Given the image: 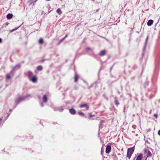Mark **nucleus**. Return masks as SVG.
<instances>
[{
  "label": "nucleus",
  "mask_w": 160,
  "mask_h": 160,
  "mask_svg": "<svg viewBox=\"0 0 160 160\" xmlns=\"http://www.w3.org/2000/svg\"><path fill=\"white\" fill-rule=\"evenodd\" d=\"M20 68V65L19 64L17 65L15 67H14L12 70L10 72L9 74H8L7 75V78L8 79H10L11 78L10 75L13 76V72L17 69H19Z\"/></svg>",
  "instance_id": "1"
},
{
  "label": "nucleus",
  "mask_w": 160,
  "mask_h": 160,
  "mask_svg": "<svg viewBox=\"0 0 160 160\" xmlns=\"http://www.w3.org/2000/svg\"><path fill=\"white\" fill-rule=\"evenodd\" d=\"M30 97V95H28L26 96L20 97L16 101V102L17 103V104H18L20 102L24 100L26 98Z\"/></svg>",
  "instance_id": "2"
},
{
  "label": "nucleus",
  "mask_w": 160,
  "mask_h": 160,
  "mask_svg": "<svg viewBox=\"0 0 160 160\" xmlns=\"http://www.w3.org/2000/svg\"><path fill=\"white\" fill-rule=\"evenodd\" d=\"M145 154L147 155L148 156H152V154L150 151L148 149H145L144 150Z\"/></svg>",
  "instance_id": "3"
},
{
  "label": "nucleus",
  "mask_w": 160,
  "mask_h": 160,
  "mask_svg": "<svg viewBox=\"0 0 160 160\" xmlns=\"http://www.w3.org/2000/svg\"><path fill=\"white\" fill-rule=\"evenodd\" d=\"M111 150V147L109 145H107L106 148V152L107 153H109Z\"/></svg>",
  "instance_id": "4"
},
{
  "label": "nucleus",
  "mask_w": 160,
  "mask_h": 160,
  "mask_svg": "<svg viewBox=\"0 0 160 160\" xmlns=\"http://www.w3.org/2000/svg\"><path fill=\"white\" fill-rule=\"evenodd\" d=\"M134 147H132L128 149L127 152L132 154L134 151Z\"/></svg>",
  "instance_id": "5"
},
{
  "label": "nucleus",
  "mask_w": 160,
  "mask_h": 160,
  "mask_svg": "<svg viewBox=\"0 0 160 160\" xmlns=\"http://www.w3.org/2000/svg\"><path fill=\"white\" fill-rule=\"evenodd\" d=\"M29 80L32 81V82H37V78L35 76H33L32 78H31L30 79H29Z\"/></svg>",
  "instance_id": "6"
},
{
  "label": "nucleus",
  "mask_w": 160,
  "mask_h": 160,
  "mask_svg": "<svg viewBox=\"0 0 160 160\" xmlns=\"http://www.w3.org/2000/svg\"><path fill=\"white\" fill-rule=\"evenodd\" d=\"M69 111L70 113L72 115H74L76 113V111L73 108L70 109Z\"/></svg>",
  "instance_id": "7"
},
{
  "label": "nucleus",
  "mask_w": 160,
  "mask_h": 160,
  "mask_svg": "<svg viewBox=\"0 0 160 160\" xmlns=\"http://www.w3.org/2000/svg\"><path fill=\"white\" fill-rule=\"evenodd\" d=\"M48 98L46 95H45L43 96L42 98V101L43 102L46 103L47 102Z\"/></svg>",
  "instance_id": "8"
},
{
  "label": "nucleus",
  "mask_w": 160,
  "mask_h": 160,
  "mask_svg": "<svg viewBox=\"0 0 160 160\" xmlns=\"http://www.w3.org/2000/svg\"><path fill=\"white\" fill-rule=\"evenodd\" d=\"M153 21L152 19L149 20L147 22V25L148 26H151L153 23Z\"/></svg>",
  "instance_id": "9"
},
{
  "label": "nucleus",
  "mask_w": 160,
  "mask_h": 160,
  "mask_svg": "<svg viewBox=\"0 0 160 160\" xmlns=\"http://www.w3.org/2000/svg\"><path fill=\"white\" fill-rule=\"evenodd\" d=\"M28 76L29 79H30L33 76V73L30 71H28Z\"/></svg>",
  "instance_id": "10"
},
{
  "label": "nucleus",
  "mask_w": 160,
  "mask_h": 160,
  "mask_svg": "<svg viewBox=\"0 0 160 160\" xmlns=\"http://www.w3.org/2000/svg\"><path fill=\"white\" fill-rule=\"evenodd\" d=\"M80 107L81 108H83V107L86 108L87 110L88 109V108H89L87 104L86 103H85V104H83L81 105H80Z\"/></svg>",
  "instance_id": "11"
},
{
  "label": "nucleus",
  "mask_w": 160,
  "mask_h": 160,
  "mask_svg": "<svg viewBox=\"0 0 160 160\" xmlns=\"http://www.w3.org/2000/svg\"><path fill=\"white\" fill-rule=\"evenodd\" d=\"M142 154H140L138 156L136 160H141L142 158Z\"/></svg>",
  "instance_id": "12"
},
{
  "label": "nucleus",
  "mask_w": 160,
  "mask_h": 160,
  "mask_svg": "<svg viewBox=\"0 0 160 160\" xmlns=\"http://www.w3.org/2000/svg\"><path fill=\"white\" fill-rule=\"evenodd\" d=\"M106 53V51L105 50H102L99 53V55L102 56H103L105 55Z\"/></svg>",
  "instance_id": "13"
},
{
  "label": "nucleus",
  "mask_w": 160,
  "mask_h": 160,
  "mask_svg": "<svg viewBox=\"0 0 160 160\" xmlns=\"http://www.w3.org/2000/svg\"><path fill=\"white\" fill-rule=\"evenodd\" d=\"M13 15L11 13H8L7 16V18L8 19H10L12 17Z\"/></svg>",
  "instance_id": "14"
},
{
  "label": "nucleus",
  "mask_w": 160,
  "mask_h": 160,
  "mask_svg": "<svg viewBox=\"0 0 160 160\" xmlns=\"http://www.w3.org/2000/svg\"><path fill=\"white\" fill-rule=\"evenodd\" d=\"M115 104L117 106H118L120 104V103L119 102L118 100L117 99V98L116 97L115 98Z\"/></svg>",
  "instance_id": "15"
},
{
  "label": "nucleus",
  "mask_w": 160,
  "mask_h": 160,
  "mask_svg": "<svg viewBox=\"0 0 160 160\" xmlns=\"http://www.w3.org/2000/svg\"><path fill=\"white\" fill-rule=\"evenodd\" d=\"M42 66H39L37 67V70L38 71H41L42 69Z\"/></svg>",
  "instance_id": "16"
},
{
  "label": "nucleus",
  "mask_w": 160,
  "mask_h": 160,
  "mask_svg": "<svg viewBox=\"0 0 160 160\" xmlns=\"http://www.w3.org/2000/svg\"><path fill=\"white\" fill-rule=\"evenodd\" d=\"M57 13L59 15H60L62 13V11L60 8H58L57 10Z\"/></svg>",
  "instance_id": "17"
},
{
  "label": "nucleus",
  "mask_w": 160,
  "mask_h": 160,
  "mask_svg": "<svg viewBox=\"0 0 160 160\" xmlns=\"http://www.w3.org/2000/svg\"><path fill=\"white\" fill-rule=\"evenodd\" d=\"M75 80L74 81L75 82H76L78 79V75L76 74L75 76Z\"/></svg>",
  "instance_id": "18"
},
{
  "label": "nucleus",
  "mask_w": 160,
  "mask_h": 160,
  "mask_svg": "<svg viewBox=\"0 0 160 160\" xmlns=\"http://www.w3.org/2000/svg\"><path fill=\"white\" fill-rule=\"evenodd\" d=\"M148 36L147 37V38L146 39V40L145 43V45H144V49H145L146 47L147 43V41L148 40Z\"/></svg>",
  "instance_id": "19"
},
{
  "label": "nucleus",
  "mask_w": 160,
  "mask_h": 160,
  "mask_svg": "<svg viewBox=\"0 0 160 160\" xmlns=\"http://www.w3.org/2000/svg\"><path fill=\"white\" fill-rule=\"evenodd\" d=\"M39 42L40 44H42L44 42L43 39L42 38H40L39 40Z\"/></svg>",
  "instance_id": "20"
},
{
  "label": "nucleus",
  "mask_w": 160,
  "mask_h": 160,
  "mask_svg": "<svg viewBox=\"0 0 160 160\" xmlns=\"http://www.w3.org/2000/svg\"><path fill=\"white\" fill-rule=\"evenodd\" d=\"M132 155V154H130V153H128L127 152V156L129 159H130Z\"/></svg>",
  "instance_id": "21"
},
{
  "label": "nucleus",
  "mask_w": 160,
  "mask_h": 160,
  "mask_svg": "<svg viewBox=\"0 0 160 160\" xmlns=\"http://www.w3.org/2000/svg\"><path fill=\"white\" fill-rule=\"evenodd\" d=\"M78 113L79 114L82 116H84V114L82 112H78Z\"/></svg>",
  "instance_id": "22"
},
{
  "label": "nucleus",
  "mask_w": 160,
  "mask_h": 160,
  "mask_svg": "<svg viewBox=\"0 0 160 160\" xmlns=\"http://www.w3.org/2000/svg\"><path fill=\"white\" fill-rule=\"evenodd\" d=\"M67 36H68V35H66L65 37L63 38H62V39L61 40V42L62 41H63Z\"/></svg>",
  "instance_id": "23"
},
{
  "label": "nucleus",
  "mask_w": 160,
  "mask_h": 160,
  "mask_svg": "<svg viewBox=\"0 0 160 160\" xmlns=\"http://www.w3.org/2000/svg\"><path fill=\"white\" fill-rule=\"evenodd\" d=\"M154 116L156 118H157L158 115L157 114H154Z\"/></svg>",
  "instance_id": "24"
},
{
  "label": "nucleus",
  "mask_w": 160,
  "mask_h": 160,
  "mask_svg": "<svg viewBox=\"0 0 160 160\" xmlns=\"http://www.w3.org/2000/svg\"><path fill=\"white\" fill-rule=\"evenodd\" d=\"M45 59H42L41 60H40L39 61V62H43L45 61Z\"/></svg>",
  "instance_id": "25"
},
{
  "label": "nucleus",
  "mask_w": 160,
  "mask_h": 160,
  "mask_svg": "<svg viewBox=\"0 0 160 160\" xmlns=\"http://www.w3.org/2000/svg\"><path fill=\"white\" fill-rule=\"evenodd\" d=\"M38 0H31V1L32 2H36Z\"/></svg>",
  "instance_id": "26"
},
{
  "label": "nucleus",
  "mask_w": 160,
  "mask_h": 160,
  "mask_svg": "<svg viewBox=\"0 0 160 160\" xmlns=\"http://www.w3.org/2000/svg\"><path fill=\"white\" fill-rule=\"evenodd\" d=\"M86 50L87 51H89V50H90L91 49L90 48H86Z\"/></svg>",
  "instance_id": "27"
},
{
  "label": "nucleus",
  "mask_w": 160,
  "mask_h": 160,
  "mask_svg": "<svg viewBox=\"0 0 160 160\" xmlns=\"http://www.w3.org/2000/svg\"><path fill=\"white\" fill-rule=\"evenodd\" d=\"M59 111L60 112H62V111H63V109H62V108H61V109H59Z\"/></svg>",
  "instance_id": "28"
},
{
  "label": "nucleus",
  "mask_w": 160,
  "mask_h": 160,
  "mask_svg": "<svg viewBox=\"0 0 160 160\" xmlns=\"http://www.w3.org/2000/svg\"><path fill=\"white\" fill-rule=\"evenodd\" d=\"M17 29V28H16V29H12V30L11 31V32H13V31H15Z\"/></svg>",
  "instance_id": "29"
},
{
  "label": "nucleus",
  "mask_w": 160,
  "mask_h": 160,
  "mask_svg": "<svg viewBox=\"0 0 160 160\" xmlns=\"http://www.w3.org/2000/svg\"><path fill=\"white\" fill-rule=\"evenodd\" d=\"M41 106L42 107H43L44 106V105L42 102H41L40 104Z\"/></svg>",
  "instance_id": "30"
},
{
  "label": "nucleus",
  "mask_w": 160,
  "mask_h": 160,
  "mask_svg": "<svg viewBox=\"0 0 160 160\" xmlns=\"http://www.w3.org/2000/svg\"><path fill=\"white\" fill-rule=\"evenodd\" d=\"M103 122L104 121L103 120H101L100 121V124H102Z\"/></svg>",
  "instance_id": "31"
},
{
  "label": "nucleus",
  "mask_w": 160,
  "mask_h": 160,
  "mask_svg": "<svg viewBox=\"0 0 160 160\" xmlns=\"http://www.w3.org/2000/svg\"><path fill=\"white\" fill-rule=\"evenodd\" d=\"M89 118H91V117H92V116H94V115H92L91 114H90V115H89Z\"/></svg>",
  "instance_id": "32"
},
{
  "label": "nucleus",
  "mask_w": 160,
  "mask_h": 160,
  "mask_svg": "<svg viewBox=\"0 0 160 160\" xmlns=\"http://www.w3.org/2000/svg\"><path fill=\"white\" fill-rule=\"evenodd\" d=\"M158 134L160 136V129L158 132Z\"/></svg>",
  "instance_id": "33"
},
{
  "label": "nucleus",
  "mask_w": 160,
  "mask_h": 160,
  "mask_svg": "<svg viewBox=\"0 0 160 160\" xmlns=\"http://www.w3.org/2000/svg\"><path fill=\"white\" fill-rule=\"evenodd\" d=\"M9 114H8L7 115V118H6L5 121L9 117Z\"/></svg>",
  "instance_id": "34"
},
{
  "label": "nucleus",
  "mask_w": 160,
  "mask_h": 160,
  "mask_svg": "<svg viewBox=\"0 0 160 160\" xmlns=\"http://www.w3.org/2000/svg\"><path fill=\"white\" fill-rule=\"evenodd\" d=\"M103 152V150H102V148L101 150V153L102 154V152Z\"/></svg>",
  "instance_id": "35"
},
{
  "label": "nucleus",
  "mask_w": 160,
  "mask_h": 160,
  "mask_svg": "<svg viewBox=\"0 0 160 160\" xmlns=\"http://www.w3.org/2000/svg\"><path fill=\"white\" fill-rule=\"evenodd\" d=\"M9 24V23L8 22H6L5 23V24L6 25V26H8Z\"/></svg>",
  "instance_id": "36"
},
{
  "label": "nucleus",
  "mask_w": 160,
  "mask_h": 160,
  "mask_svg": "<svg viewBox=\"0 0 160 160\" xmlns=\"http://www.w3.org/2000/svg\"><path fill=\"white\" fill-rule=\"evenodd\" d=\"M2 42V39L0 38V43Z\"/></svg>",
  "instance_id": "37"
},
{
  "label": "nucleus",
  "mask_w": 160,
  "mask_h": 160,
  "mask_svg": "<svg viewBox=\"0 0 160 160\" xmlns=\"http://www.w3.org/2000/svg\"><path fill=\"white\" fill-rule=\"evenodd\" d=\"M58 108H55V111H56V110H58Z\"/></svg>",
  "instance_id": "38"
},
{
  "label": "nucleus",
  "mask_w": 160,
  "mask_h": 160,
  "mask_svg": "<svg viewBox=\"0 0 160 160\" xmlns=\"http://www.w3.org/2000/svg\"><path fill=\"white\" fill-rule=\"evenodd\" d=\"M135 158H136V157H134V158L133 160H134L135 159Z\"/></svg>",
  "instance_id": "39"
},
{
  "label": "nucleus",
  "mask_w": 160,
  "mask_h": 160,
  "mask_svg": "<svg viewBox=\"0 0 160 160\" xmlns=\"http://www.w3.org/2000/svg\"><path fill=\"white\" fill-rule=\"evenodd\" d=\"M10 111H12V109H10Z\"/></svg>",
  "instance_id": "40"
}]
</instances>
